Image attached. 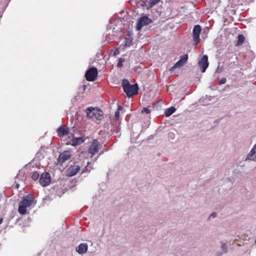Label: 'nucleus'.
Masks as SVG:
<instances>
[{
	"label": "nucleus",
	"mask_w": 256,
	"mask_h": 256,
	"mask_svg": "<svg viewBox=\"0 0 256 256\" xmlns=\"http://www.w3.org/2000/svg\"><path fill=\"white\" fill-rule=\"evenodd\" d=\"M120 116V112L118 111H116L114 114V116L116 118H118Z\"/></svg>",
	"instance_id": "obj_27"
},
{
	"label": "nucleus",
	"mask_w": 256,
	"mask_h": 256,
	"mask_svg": "<svg viewBox=\"0 0 256 256\" xmlns=\"http://www.w3.org/2000/svg\"><path fill=\"white\" fill-rule=\"evenodd\" d=\"M116 54H117V52H115L114 53V55H116Z\"/></svg>",
	"instance_id": "obj_32"
},
{
	"label": "nucleus",
	"mask_w": 256,
	"mask_h": 256,
	"mask_svg": "<svg viewBox=\"0 0 256 256\" xmlns=\"http://www.w3.org/2000/svg\"><path fill=\"white\" fill-rule=\"evenodd\" d=\"M152 22V20L147 16H144L140 17L137 22L136 30H140L144 26L148 25Z\"/></svg>",
	"instance_id": "obj_3"
},
{
	"label": "nucleus",
	"mask_w": 256,
	"mask_h": 256,
	"mask_svg": "<svg viewBox=\"0 0 256 256\" xmlns=\"http://www.w3.org/2000/svg\"><path fill=\"white\" fill-rule=\"evenodd\" d=\"M34 202V197L30 194L24 196L19 202L18 211L20 214H24L27 211V208L30 206Z\"/></svg>",
	"instance_id": "obj_1"
},
{
	"label": "nucleus",
	"mask_w": 256,
	"mask_h": 256,
	"mask_svg": "<svg viewBox=\"0 0 256 256\" xmlns=\"http://www.w3.org/2000/svg\"><path fill=\"white\" fill-rule=\"evenodd\" d=\"M124 61V58H120L119 62L118 64V68H121L123 66V62Z\"/></svg>",
	"instance_id": "obj_23"
},
{
	"label": "nucleus",
	"mask_w": 256,
	"mask_h": 256,
	"mask_svg": "<svg viewBox=\"0 0 256 256\" xmlns=\"http://www.w3.org/2000/svg\"><path fill=\"white\" fill-rule=\"evenodd\" d=\"M86 112L88 117L97 124L100 122L103 116L102 111L96 108H88Z\"/></svg>",
	"instance_id": "obj_2"
},
{
	"label": "nucleus",
	"mask_w": 256,
	"mask_h": 256,
	"mask_svg": "<svg viewBox=\"0 0 256 256\" xmlns=\"http://www.w3.org/2000/svg\"><path fill=\"white\" fill-rule=\"evenodd\" d=\"M16 186H17V188L18 187V184L16 185Z\"/></svg>",
	"instance_id": "obj_33"
},
{
	"label": "nucleus",
	"mask_w": 256,
	"mask_h": 256,
	"mask_svg": "<svg viewBox=\"0 0 256 256\" xmlns=\"http://www.w3.org/2000/svg\"><path fill=\"white\" fill-rule=\"evenodd\" d=\"M80 166L74 164L68 167L66 170V174L68 176H72L76 175L80 170Z\"/></svg>",
	"instance_id": "obj_7"
},
{
	"label": "nucleus",
	"mask_w": 256,
	"mask_h": 256,
	"mask_svg": "<svg viewBox=\"0 0 256 256\" xmlns=\"http://www.w3.org/2000/svg\"><path fill=\"white\" fill-rule=\"evenodd\" d=\"M245 40V38L242 34H240L238 36V40L236 45L238 46L242 45Z\"/></svg>",
	"instance_id": "obj_18"
},
{
	"label": "nucleus",
	"mask_w": 256,
	"mask_h": 256,
	"mask_svg": "<svg viewBox=\"0 0 256 256\" xmlns=\"http://www.w3.org/2000/svg\"><path fill=\"white\" fill-rule=\"evenodd\" d=\"M244 161H253L256 162V144L253 146L250 151L247 154Z\"/></svg>",
	"instance_id": "obj_11"
},
{
	"label": "nucleus",
	"mask_w": 256,
	"mask_h": 256,
	"mask_svg": "<svg viewBox=\"0 0 256 256\" xmlns=\"http://www.w3.org/2000/svg\"><path fill=\"white\" fill-rule=\"evenodd\" d=\"M138 86L136 84H130L124 90L128 97H132L136 94L138 91Z\"/></svg>",
	"instance_id": "obj_6"
},
{
	"label": "nucleus",
	"mask_w": 256,
	"mask_h": 256,
	"mask_svg": "<svg viewBox=\"0 0 256 256\" xmlns=\"http://www.w3.org/2000/svg\"><path fill=\"white\" fill-rule=\"evenodd\" d=\"M198 64L202 72H205L209 64L208 56L204 55L198 62Z\"/></svg>",
	"instance_id": "obj_9"
},
{
	"label": "nucleus",
	"mask_w": 256,
	"mask_h": 256,
	"mask_svg": "<svg viewBox=\"0 0 256 256\" xmlns=\"http://www.w3.org/2000/svg\"><path fill=\"white\" fill-rule=\"evenodd\" d=\"M116 54H117V52H115L114 53V55H116Z\"/></svg>",
	"instance_id": "obj_31"
},
{
	"label": "nucleus",
	"mask_w": 256,
	"mask_h": 256,
	"mask_svg": "<svg viewBox=\"0 0 256 256\" xmlns=\"http://www.w3.org/2000/svg\"><path fill=\"white\" fill-rule=\"evenodd\" d=\"M158 0H153L152 2H150V6H153L154 5H155L156 3L158 2Z\"/></svg>",
	"instance_id": "obj_24"
},
{
	"label": "nucleus",
	"mask_w": 256,
	"mask_h": 256,
	"mask_svg": "<svg viewBox=\"0 0 256 256\" xmlns=\"http://www.w3.org/2000/svg\"><path fill=\"white\" fill-rule=\"evenodd\" d=\"M202 30L201 27L200 25H196L194 26L192 30V35L194 38V41L195 44H197L199 42L200 34Z\"/></svg>",
	"instance_id": "obj_10"
},
{
	"label": "nucleus",
	"mask_w": 256,
	"mask_h": 256,
	"mask_svg": "<svg viewBox=\"0 0 256 256\" xmlns=\"http://www.w3.org/2000/svg\"><path fill=\"white\" fill-rule=\"evenodd\" d=\"M58 133L60 136H64L69 134L68 128L65 126H61L58 129Z\"/></svg>",
	"instance_id": "obj_15"
},
{
	"label": "nucleus",
	"mask_w": 256,
	"mask_h": 256,
	"mask_svg": "<svg viewBox=\"0 0 256 256\" xmlns=\"http://www.w3.org/2000/svg\"><path fill=\"white\" fill-rule=\"evenodd\" d=\"M88 250V245L86 243H82L76 248V251L80 254L86 253Z\"/></svg>",
	"instance_id": "obj_14"
},
{
	"label": "nucleus",
	"mask_w": 256,
	"mask_h": 256,
	"mask_svg": "<svg viewBox=\"0 0 256 256\" xmlns=\"http://www.w3.org/2000/svg\"><path fill=\"white\" fill-rule=\"evenodd\" d=\"M98 76V70L96 68H91L86 72L85 76L87 80L93 82Z\"/></svg>",
	"instance_id": "obj_4"
},
{
	"label": "nucleus",
	"mask_w": 256,
	"mask_h": 256,
	"mask_svg": "<svg viewBox=\"0 0 256 256\" xmlns=\"http://www.w3.org/2000/svg\"><path fill=\"white\" fill-rule=\"evenodd\" d=\"M176 110V108L174 106H172L166 110L164 114L166 116H169L172 115Z\"/></svg>",
	"instance_id": "obj_17"
},
{
	"label": "nucleus",
	"mask_w": 256,
	"mask_h": 256,
	"mask_svg": "<svg viewBox=\"0 0 256 256\" xmlns=\"http://www.w3.org/2000/svg\"><path fill=\"white\" fill-rule=\"evenodd\" d=\"M84 142V140L82 138H74L71 142V144L75 146L82 144Z\"/></svg>",
	"instance_id": "obj_16"
},
{
	"label": "nucleus",
	"mask_w": 256,
	"mask_h": 256,
	"mask_svg": "<svg viewBox=\"0 0 256 256\" xmlns=\"http://www.w3.org/2000/svg\"><path fill=\"white\" fill-rule=\"evenodd\" d=\"M122 84L124 90L130 85L128 80L126 79L123 80Z\"/></svg>",
	"instance_id": "obj_20"
},
{
	"label": "nucleus",
	"mask_w": 256,
	"mask_h": 256,
	"mask_svg": "<svg viewBox=\"0 0 256 256\" xmlns=\"http://www.w3.org/2000/svg\"><path fill=\"white\" fill-rule=\"evenodd\" d=\"M100 147V144L98 140H94L88 149V153L91 154V158L98 152Z\"/></svg>",
	"instance_id": "obj_5"
},
{
	"label": "nucleus",
	"mask_w": 256,
	"mask_h": 256,
	"mask_svg": "<svg viewBox=\"0 0 256 256\" xmlns=\"http://www.w3.org/2000/svg\"><path fill=\"white\" fill-rule=\"evenodd\" d=\"M142 113L145 112L146 114H150V111L148 108H144L142 109Z\"/></svg>",
	"instance_id": "obj_25"
},
{
	"label": "nucleus",
	"mask_w": 256,
	"mask_h": 256,
	"mask_svg": "<svg viewBox=\"0 0 256 256\" xmlns=\"http://www.w3.org/2000/svg\"><path fill=\"white\" fill-rule=\"evenodd\" d=\"M122 108L120 106H118V108L117 111H118L120 112V110H122Z\"/></svg>",
	"instance_id": "obj_28"
},
{
	"label": "nucleus",
	"mask_w": 256,
	"mask_h": 256,
	"mask_svg": "<svg viewBox=\"0 0 256 256\" xmlns=\"http://www.w3.org/2000/svg\"><path fill=\"white\" fill-rule=\"evenodd\" d=\"M188 58V56L187 54H184L181 56L179 60H178L174 66L170 68V70L171 71L175 68H180L182 66L187 62Z\"/></svg>",
	"instance_id": "obj_12"
},
{
	"label": "nucleus",
	"mask_w": 256,
	"mask_h": 256,
	"mask_svg": "<svg viewBox=\"0 0 256 256\" xmlns=\"http://www.w3.org/2000/svg\"><path fill=\"white\" fill-rule=\"evenodd\" d=\"M210 216H212L213 218H215L216 216V213H212L211 214Z\"/></svg>",
	"instance_id": "obj_29"
},
{
	"label": "nucleus",
	"mask_w": 256,
	"mask_h": 256,
	"mask_svg": "<svg viewBox=\"0 0 256 256\" xmlns=\"http://www.w3.org/2000/svg\"><path fill=\"white\" fill-rule=\"evenodd\" d=\"M72 156V153L69 151H64L61 153L58 158L59 163L62 164L66 160H69Z\"/></svg>",
	"instance_id": "obj_13"
},
{
	"label": "nucleus",
	"mask_w": 256,
	"mask_h": 256,
	"mask_svg": "<svg viewBox=\"0 0 256 256\" xmlns=\"http://www.w3.org/2000/svg\"><path fill=\"white\" fill-rule=\"evenodd\" d=\"M40 177V174L38 172H34L32 176V178L34 180H38Z\"/></svg>",
	"instance_id": "obj_21"
},
{
	"label": "nucleus",
	"mask_w": 256,
	"mask_h": 256,
	"mask_svg": "<svg viewBox=\"0 0 256 256\" xmlns=\"http://www.w3.org/2000/svg\"><path fill=\"white\" fill-rule=\"evenodd\" d=\"M2 219L0 218V224L2 222Z\"/></svg>",
	"instance_id": "obj_30"
},
{
	"label": "nucleus",
	"mask_w": 256,
	"mask_h": 256,
	"mask_svg": "<svg viewBox=\"0 0 256 256\" xmlns=\"http://www.w3.org/2000/svg\"><path fill=\"white\" fill-rule=\"evenodd\" d=\"M226 82V79L225 78H222V79L220 80L219 82V84H225Z\"/></svg>",
	"instance_id": "obj_26"
},
{
	"label": "nucleus",
	"mask_w": 256,
	"mask_h": 256,
	"mask_svg": "<svg viewBox=\"0 0 256 256\" xmlns=\"http://www.w3.org/2000/svg\"><path fill=\"white\" fill-rule=\"evenodd\" d=\"M132 38H126L125 40L124 46H130L132 45Z\"/></svg>",
	"instance_id": "obj_19"
},
{
	"label": "nucleus",
	"mask_w": 256,
	"mask_h": 256,
	"mask_svg": "<svg viewBox=\"0 0 256 256\" xmlns=\"http://www.w3.org/2000/svg\"><path fill=\"white\" fill-rule=\"evenodd\" d=\"M221 248L222 253H226L227 252V246L226 244L222 242L221 244Z\"/></svg>",
	"instance_id": "obj_22"
},
{
	"label": "nucleus",
	"mask_w": 256,
	"mask_h": 256,
	"mask_svg": "<svg viewBox=\"0 0 256 256\" xmlns=\"http://www.w3.org/2000/svg\"><path fill=\"white\" fill-rule=\"evenodd\" d=\"M51 181L50 176V174L48 172H44L41 174L40 179L39 180L40 184L42 186H48Z\"/></svg>",
	"instance_id": "obj_8"
}]
</instances>
